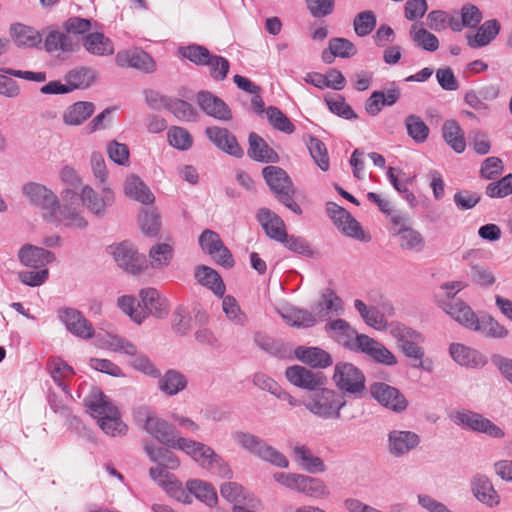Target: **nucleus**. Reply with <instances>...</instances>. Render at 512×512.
I'll use <instances>...</instances> for the list:
<instances>
[{"instance_id": "obj_18", "label": "nucleus", "mask_w": 512, "mask_h": 512, "mask_svg": "<svg viewBox=\"0 0 512 512\" xmlns=\"http://www.w3.org/2000/svg\"><path fill=\"white\" fill-rule=\"evenodd\" d=\"M326 212L336 227L343 226L344 220L350 222L349 226L342 228L343 234L358 240L364 239V233L360 223L346 209L334 202H328L326 204Z\"/></svg>"}, {"instance_id": "obj_54", "label": "nucleus", "mask_w": 512, "mask_h": 512, "mask_svg": "<svg viewBox=\"0 0 512 512\" xmlns=\"http://www.w3.org/2000/svg\"><path fill=\"white\" fill-rule=\"evenodd\" d=\"M410 37L417 46L426 51L434 52L439 47L438 38L434 34L428 32L425 28H418L417 24L412 25Z\"/></svg>"}, {"instance_id": "obj_5", "label": "nucleus", "mask_w": 512, "mask_h": 512, "mask_svg": "<svg viewBox=\"0 0 512 512\" xmlns=\"http://www.w3.org/2000/svg\"><path fill=\"white\" fill-rule=\"evenodd\" d=\"M333 380L337 388L347 396L361 397L366 390L363 372L352 363H337Z\"/></svg>"}, {"instance_id": "obj_9", "label": "nucleus", "mask_w": 512, "mask_h": 512, "mask_svg": "<svg viewBox=\"0 0 512 512\" xmlns=\"http://www.w3.org/2000/svg\"><path fill=\"white\" fill-rule=\"evenodd\" d=\"M22 192L28 201L44 211V217H55L59 201L55 193L46 186L30 182L22 187Z\"/></svg>"}, {"instance_id": "obj_60", "label": "nucleus", "mask_w": 512, "mask_h": 512, "mask_svg": "<svg viewBox=\"0 0 512 512\" xmlns=\"http://www.w3.org/2000/svg\"><path fill=\"white\" fill-rule=\"evenodd\" d=\"M376 23V16L372 11L360 12L353 21L354 31L359 37L367 36L373 31Z\"/></svg>"}, {"instance_id": "obj_55", "label": "nucleus", "mask_w": 512, "mask_h": 512, "mask_svg": "<svg viewBox=\"0 0 512 512\" xmlns=\"http://www.w3.org/2000/svg\"><path fill=\"white\" fill-rule=\"evenodd\" d=\"M117 305L137 324H141L147 318V313L140 309V302L133 296L124 295L119 297Z\"/></svg>"}, {"instance_id": "obj_36", "label": "nucleus", "mask_w": 512, "mask_h": 512, "mask_svg": "<svg viewBox=\"0 0 512 512\" xmlns=\"http://www.w3.org/2000/svg\"><path fill=\"white\" fill-rule=\"evenodd\" d=\"M186 489L189 491L191 498L194 496L207 506H214L217 503V493L214 487L201 479H190L186 482Z\"/></svg>"}, {"instance_id": "obj_19", "label": "nucleus", "mask_w": 512, "mask_h": 512, "mask_svg": "<svg viewBox=\"0 0 512 512\" xmlns=\"http://www.w3.org/2000/svg\"><path fill=\"white\" fill-rule=\"evenodd\" d=\"M205 134L208 139L223 152L237 158L243 156V150L239 146L236 137L226 128L218 126L207 127Z\"/></svg>"}, {"instance_id": "obj_50", "label": "nucleus", "mask_w": 512, "mask_h": 512, "mask_svg": "<svg viewBox=\"0 0 512 512\" xmlns=\"http://www.w3.org/2000/svg\"><path fill=\"white\" fill-rule=\"evenodd\" d=\"M45 48L48 52L71 53L75 51V44L67 34L60 31H51L45 39Z\"/></svg>"}, {"instance_id": "obj_12", "label": "nucleus", "mask_w": 512, "mask_h": 512, "mask_svg": "<svg viewBox=\"0 0 512 512\" xmlns=\"http://www.w3.org/2000/svg\"><path fill=\"white\" fill-rule=\"evenodd\" d=\"M325 331L330 338L346 349L352 352L359 349L363 334H359L348 321L342 318L329 321L325 325Z\"/></svg>"}, {"instance_id": "obj_49", "label": "nucleus", "mask_w": 512, "mask_h": 512, "mask_svg": "<svg viewBox=\"0 0 512 512\" xmlns=\"http://www.w3.org/2000/svg\"><path fill=\"white\" fill-rule=\"evenodd\" d=\"M139 225L145 236H157L161 227L160 214L155 208L143 209L139 215Z\"/></svg>"}, {"instance_id": "obj_7", "label": "nucleus", "mask_w": 512, "mask_h": 512, "mask_svg": "<svg viewBox=\"0 0 512 512\" xmlns=\"http://www.w3.org/2000/svg\"><path fill=\"white\" fill-rule=\"evenodd\" d=\"M452 421L464 429L473 432L484 433L491 438L501 439L505 436L504 431L479 413L470 410H458L451 416Z\"/></svg>"}, {"instance_id": "obj_46", "label": "nucleus", "mask_w": 512, "mask_h": 512, "mask_svg": "<svg viewBox=\"0 0 512 512\" xmlns=\"http://www.w3.org/2000/svg\"><path fill=\"white\" fill-rule=\"evenodd\" d=\"M354 308L368 326L377 330L386 328L385 319L377 307L367 306L362 300L356 299L354 300Z\"/></svg>"}, {"instance_id": "obj_29", "label": "nucleus", "mask_w": 512, "mask_h": 512, "mask_svg": "<svg viewBox=\"0 0 512 512\" xmlns=\"http://www.w3.org/2000/svg\"><path fill=\"white\" fill-rule=\"evenodd\" d=\"M95 112V105L89 101H78L63 112L62 120L67 126H80Z\"/></svg>"}, {"instance_id": "obj_57", "label": "nucleus", "mask_w": 512, "mask_h": 512, "mask_svg": "<svg viewBox=\"0 0 512 512\" xmlns=\"http://www.w3.org/2000/svg\"><path fill=\"white\" fill-rule=\"evenodd\" d=\"M298 492L312 498H324L329 495V490L322 480L306 475H303Z\"/></svg>"}, {"instance_id": "obj_8", "label": "nucleus", "mask_w": 512, "mask_h": 512, "mask_svg": "<svg viewBox=\"0 0 512 512\" xmlns=\"http://www.w3.org/2000/svg\"><path fill=\"white\" fill-rule=\"evenodd\" d=\"M371 396L383 407L395 413L404 412L409 402L406 396L396 387L384 382H374L370 385Z\"/></svg>"}, {"instance_id": "obj_13", "label": "nucleus", "mask_w": 512, "mask_h": 512, "mask_svg": "<svg viewBox=\"0 0 512 512\" xmlns=\"http://www.w3.org/2000/svg\"><path fill=\"white\" fill-rule=\"evenodd\" d=\"M469 488L473 497L485 507L494 509L500 505L501 496L487 475H473L469 481Z\"/></svg>"}, {"instance_id": "obj_64", "label": "nucleus", "mask_w": 512, "mask_h": 512, "mask_svg": "<svg viewBox=\"0 0 512 512\" xmlns=\"http://www.w3.org/2000/svg\"><path fill=\"white\" fill-rule=\"evenodd\" d=\"M512 193V173L486 187V194L491 198H503Z\"/></svg>"}, {"instance_id": "obj_16", "label": "nucleus", "mask_w": 512, "mask_h": 512, "mask_svg": "<svg viewBox=\"0 0 512 512\" xmlns=\"http://www.w3.org/2000/svg\"><path fill=\"white\" fill-rule=\"evenodd\" d=\"M287 380L294 386L316 391L325 385V377L321 372H314L304 366H289L285 371Z\"/></svg>"}, {"instance_id": "obj_59", "label": "nucleus", "mask_w": 512, "mask_h": 512, "mask_svg": "<svg viewBox=\"0 0 512 512\" xmlns=\"http://www.w3.org/2000/svg\"><path fill=\"white\" fill-rule=\"evenodd\" d=\"M49 369L53 380L63 389V391L68 393L64 379L74 373L72 367L60 358H54L49 362Z\"/></svg>"}, {"instance_id": "obj_20", "label": "nucleus", "mask_w": 512, "mask_h": 512, "mask_svg": "<svg viewBox=\"0 0 512 512\" xmlns=\"http://www.w3.org/2000/svg\"><path fill=\"white\" fill-rule=\"evenodd\" d=\"M59 318L75 336L87 339L93 336L92 324L77 310L65 308L59 311Z\"/></svg>"}, {"instance_id": "obj_26", "label": "nucleus", "mask_w": 512, "mask_h": 512, "mask_svg": "<svg viewBox=\"0 0 512 512\" xmlns=\"http://www.w3.org/2000/svg\"><path fill=\"white\" fill-rule=\"evenodd\" d=\"M257 220L269 238L283 242L287 233L286 226L276 213L270 209L261 208L257 213Z\"/></svg>"}, {"instance_id": "obj_10", "label": "nucleus", "mask_w": 512, "mask_h": 512, "mask_svg": "<svg viewBox=\"0 0 512 512\" xmlns=\"http://www.w3.org/2000/svg\"><path fill=\"white\" fill-rule=\"evenodd\" d=\"M100 192L95 191L91 186L82 188L80 199L83 205L95 216L104 217L107 208L115 202L114 192L108 185H99Z\"/></svg>"}, {"instance_id": "obj_45", "label": "nucleus", "mask_w": 512, "mask_h": 512, "mask_svg": "<svg viewBox=\"0 0 512 512\" xmlns=\"http://www.w3.org/2000/svg\"><path fill=\"white\" fill-rule=\"evenodd\" d=\"M296 461L306 471L310 473L323 472L325 465L320 457L314 456L310 449L305 445H296L293 448Z\"/></svg>"}, {"instance_id": "obj_34", "label": "nucleus", "mask_w": 512, "mask_h": 512, "mask_svg": "<svg viewBox=\"0 0 512 512\" xmlns=\"http://www.w3.org/2000/svg\"><path fill=\"white\" fill-rule=\"evenodd\" d=\"M158 388L167 396H174L183 391L188 384L187 378L180 371L170 369L164 375H160Z\"/></svg>"}, {"instance_id": "obj_30", "label": "nucleus", "mask_w": 512, "mask_h": 512, "mask_svg": "<svg viewBox=\"0 0 512 512\" xmlns=\"http://www.w3.org/2000/svg\"><path fill=\"white\" fill-rule=\"evenodd\" d=\"M125 195L133 200L149 205L155 201L149 187L137 175H129L124 181Z\"/></svg>"}, {"instance_id": "obj_61", "label": "nucleus", "mask_w": 512, "mask_h": 512, "mask_svg": "<svg viewBox=\"0 0 512 512\" xmlns=\"http://www.w3.org/2000/svg\"><path fill=\"white\" fill-rule=\"evenodd\" d=\"M179 52L184 58L198 66H204L211 55L206 47L197 44L181 47Z\"/></svg>"}, {"instance_id": "obj_37", "label": "nucleus", "mask_w": 512, "mask_h": 512, "mask_svg": "<svg viewBox=\"0 0 512 512\" xmlns=\"http://www.w3.org/2000/svg\"><path fill=\"white\" fill-rule=\"evenodd\" d=\"M51 222H63L68 227L85 229L88 225L80 211L71 205H63L56 209L55 217H48Z\"/></svg>"}, {"instance_id": "obj_58", "label": "nucleus", "mask_w": 512, "mask_h": 512, "mask_svg": "<svg viewBox=\"0 0 512 512\" xmlns=\"http://www.w3.org/2000/svg\"><path fill=\"white\" fill-rule=\"evenodd\" d=\"M266 115L270 124L275 129L287 134L294 132L295 126L279 108L275 106H269L266 109Z\"/></svg>"}, {"instance_id": "obj_56", "label": "nucleus", "mask_w": 512, "mask_h": 512, "mask_svg": "<svg viewBox=\"0 0 512 512\" xmlns=\"http://www.w3.org/2000/svg\"><path fill=\"white\" fill-rule=\"evenodd\" d=\"M222 298V309L226 314L227 318L235 325H239L242 327L245 326L248 321V317L241 310L237 300L231 295H223Z\"/></svg>"}, {"instance_id": "obj_63", "label": "nucleus", "mask_w": 512, "mask_h": 512, "mask_svg": "<svg viewBox=\"0 0 512 512\" xmlns=\"http://www.w3.org/2000/svg\"><path fill=\"white\" fill-rule=\"evenodd\" d=\"M204 66H208L210 68V76L215 81H223L229 72L230 64L229 61L218 55H210L209 60Z\"/></svg>"}, {"instance_id": "obj_24", "label": "nucleus", "mask_w": 512, "mask_h": 512, "mask_svg": "<svg viewBox=\"0 0 512 512\" xmlns=\"http://www.w3.org/2000/svg\"><path fill=\"white\" fill-rule=\"evenodd\" d=\"M360 339L358 353H364L374 361L384 365L392 366L397 364L395 355L383 344L368 335H362Z\"/></svg>"}, {"instance_id": "obj_38", "label": "nucleus", "mask_w": 512, "mask_h": 512, "mask_svg": "<svg viewBox=\"0 0 512 512\" xmlns=\"http://www.w3.org/2000/svg\"><path fill=\"white\" fill-rule=\"evenodd\" d=\"M197 281L208 287L216 296L223 297L226 287L220 275L208 266H199L195 271Z\"/></svg>"}, {"instance_id": "obj_17", "label": "nucleus", "mask_w": 512, "mask_h": 512, "mask_svg": "<svg viewBox=\"0 0 512 512\" xmlns=\"http://www.w3.org/2000/svg\"><path fill=\"white\" fill-rule=\"evenodd\" d=\"M196 101L200 109L219 121H230L232 111L229 106L219 97L209 91H200L197 93Z\"/></svg>"}, {"instance_id": "obj_4", "label": "nucleus", "mask_w": 512, "mask_h": 512, "mask_svg": "<svg viewBox=\"0 0 512 512\" xmlns=\"http://www.w3.org/2000/svg\"><path fill=\"white\" fill-rule=\"evenodd\" d=\"M304 405L307 410L320 418L337 419L340 417L345 401L334 390L322 386L309 396Z\"/></svg>"}, {"instance_id": "obj_53", "label": "nucleus", "mask_w": 512, "mask_h": 512, "mask_svg": "<svg viewBox=\"0 0 512 512\" xmlns=\"http://www.w3.org/2000/svg\"><path fill=\"white\" fill-rule=\"evenodd\" d=\"M407 134L417 143H423L429 136V128L420 116L411 114L405 118Z\"/></svg>"}, {"instance_id": "obj_62", "label": "nucleus", "mask_w": 512, "mask_h": 512, "mask_svg": "<svg viewBox=\"0 0 512 512\" xmlns=\"http://www.w3.org/2000/svg\"><path fill=\"white\" fill-rule=\"evenodd\" d=\"M469 276L473 283L481 287H491L496 278L493 272L485 265L474 264L470 267Z\"/></svg>"}, {"instance_id": "obj_1", "label": "nucleus", "mask_w": 512, "mask_h": 512, "mask_svg": "<svg viewBox=\"0 0 512 512\" xmlns=\"http://www.w3.org/2000/svg\"><path fill=\"white\" fill-rule=\"evenodd\" d=\"M84 404L105 434L116 437L127 433V425L121 420L118 407L101 389L93 387Z\"/></svg>"}, {"instance_id": "obj_3", "label": "nucleus", "mask_w": 512, "mask_h": 512, "mask_svg": "<svg viewBox=\"0 0 512 512\" xmlns=\"http://www.w3.org/2000/svg\"><path fill=\"white\" fill-rule=\"evenodd\" d=\"M132 415L138 428L144 430L152 438L170 449L177 437L175 428L171 423L158 417L150 407L146 405L135 407Z\"/></svg>"}, {"instance_id": "obj_6", "label": "nucleus", "mask_w": 512, "mask_h": 512, "mask_svg": "<svg viewBox=\"0 0 512 512\" xmlns=\"http://www.w3.org/2000/svg\"><path fill=\"white\" fill-rule=\"evenodd\" d=\"M389 332L400 351L412 362L424 358L425 351L421 345L425 338L420 332L399 323L391 324Z\"/></svg>"}, {"instance_id": "obj_47", "label": "nucleus", "mask_w": 512, "mask_h": 512, "mask_svg": "<svg viewBox=\"0 0 512 512\" xmlns=\"http://www.w3.org/2000/svg\"><path fill=\"white\" fill-rule=\"evenodd\" d=\"M471 330L491 338H505L508 335V330L490 316L477 318Z\"/></svg>"}, {"instance_id": "obj_44", "label": "nucleus", "mask_w": 512, "mask_h": 512, "mask_svg": "<svg viewBox=\"0 0 512 512\" xmlns=\"http://www.w3.org/2000/svg\"><path fill=\"white\" fill-rule=\"evenodd\" d=\"M96 80V72L89 67H78L70 70L65 75V81L71 92L76 89H86L90 87Z\"/></svg>"}, {"instance_id": "obj_52", "label": "nucleus", "mask_w": 512, "mask_h": 512, "mask_svg": "<svg viewBox=\"0 0 512 512\" xmlns=\"http://www.w3.org/2000/svg\"><path fill=\"white\" fill-rule=\"evenodd\" d=\"M181 121H197L198 113L195 108L188 102L170 98L167 101L166 108Z\"/></svg>"}, {"instance_id": "obj_32", "label": "nucleus", "mask_w": 512, "mask_h": 512, "mask_svg": "<svg viewBox=\"0 0 512 512\" xmlns=\"http://www.w3.org/2000/svg\"><path fill=\"white\" fill-rule=\"evenodd\" d=\"M249 156L263 163H275L278 161L277 153L268 146L265 140L255 132L249 135Z\"/></svg>"}, {"instance_id": "obj_28", "label": "nucleus", "mask_w": 512, "mask_h": 512, "mask_svg": "<svg viewBox=\"0 0 512 512\" xmlns=\"http://www.w3.org/2000/svg\"><path fill=\"white\" fill-rule=\"evenodd\" d=\"M84 49L95 56H110L114 54L115 47L110 38L101 32H90L82 37Z\"/></svg>"}, {"instance_id": "obj_40", "label": "nucleus", "mask_w": 512, "mask_h": 512, "mask_svg": "<svg viewBox=\"0 0 512 512\" xmlns=\"http://www.w3.org/2000/svg\"><path fill=\"white\" fill-rule=\"evenodd\" d=\"M442 136L447 143L456 153H462L466 148L464 132L457 123V121L450 119L446 120L442 126Z\"/></svg>"}, {"instance_id": "obj_42", "label": "nucleus", "mask_w": 512, "mask_h": 512, "mask_svg": "<svg viewBox=\"0 0 512 512\" xmlns=\"http://www.w3.org/2000/svg\"><path fill=\"white\" fill-rule=\"evenodd\" d=\"M281 316L287 324L296 328H310L319 321L314 312L297 307L287 309Z\"/></svg>"}, {"instance_id": "obj_14", "label": "nucleus", "mask_w": 512, "mask_h": 512, "mask_svg": "<svg viewBox=\"0 0 512 512\" xmlns=\"http://www.w3.org/2000/svg\"><path fill=\"white\" fill-rule=\"evenodd\" d=\"M420 442V436L414 431L393 429L387 434V451L394 458H401L415 450Z\"/></svg>"}, {"instance_id": "obj_39", "label": "nucleus", "mask_w": 512, "mask_h": 512, "mask_svg": "<svg viewBox=\"0 0 512 512\" xmlns=\"http://www.w3.org/2000/svg\"><path fill=\"white\" fill-rule=\"evenodd\" d=\"M262 174L267 185L274 194H277L293 185L290 177L281 167L266 166L263 168Z\"/></svg>"}, {"instance_id": "obj_22", "label": "nucleus", "mask_w": 512, "mask_h": 512, "mask_svg": "<svg viewBox=\"0 0 512 512\" xmlns=\"http://www.w3.org/2000/svg\"><path fill=\"white\" fill-rule=\"evenodd\" d=\"M449 353L452 359L461 366L477 369L487 364V358L480 351L461 343H452Z\"/></svg>"}, {"instance_id": "obj_51", "label": "nucleus", "mask_w": 512, "mask_h": 512, "mask_svg": "<svg viewBox=\"0 0 512 512\" xmlns=\"http://www.w3.org/2000/svg\"><path fill=\"white\" fill-rule=\"evenodd\" d=\"M305 143L315 164H317L322 171H327L330 167V163L325 144L320 139L313 136H308Z\"/></svg>"}, {"instance_id": "obj_2", "label": "nucleus", "mask_w": 512, "mask_h": 512, "mask_svg": "<svg viewBox=\"0 0 512 512\" xmlns=\"http://www.w3.org/2000/svg\"><path fill=\"white\" fill-rule=\"evenodd\" d=\"M232 439L239 448L263 461L280 468L289 466V461L284 454L251 432L237 430L232 433Z\"/></svg>"}, {"instance_id": "obj_35", "label": "nucleus", "mask_w": 512, "mask_h": 512, "mask_svg": "<svg viewBox=\"0 0 512 512\" xmlns=\"http://www.w3.org/2000/svg\"><path fill=\"white\" fill-rule=\"evenodd\" d=\"M10 35L19 47H35L42 41V37L37 30L21 23L11 25Z\"/></svg>"}, {"instance_id": "obj_15", "label": "nucleus", "mask_w": 512, "mask_h": 512, "mask_svg": "<svg viewBox=\"0 0 512 512\" xmlns=\"http://www.w3.org/2000/svg\"><path fill=\"white\" fill-rule=\"evenodd\" d=\"M111 254L119 267L131 274H138L146 267V258L137 253L133 246L123 242L110 247Z\"/></svg>"}, {"instance_id": "obj_48", "label": "nucleus", "mask_w": 512, "mask_h": 512, "mask_svg": "<svg viewBox=\"0 0 512 512\" xmlns=\"http://www.w3.org/2000/svg\"><path fill=\"white\" fill-rule=\"evenodd\" d=\"M174 255V249L167 243H157L149 250V259L152 268L162 269L167 267Z\"/></svg>"}, {"instance_id": "obj_23", "label": "nucleus", "mask_w": 512, "mask_h": 512, "mask_svg": "<svg viewBox=\"0 0 512 512\" xmlns=\"http://www.w3.org/2000/svg\"><path fill=\"white\" fill-rule=\"evenodd\" d=\"M21 264L35 269H44L46 265L55 261V255L42 247L26 244L18 252Z\"/></svg>"}, {"instance_id": "obj_27", "label": "nucleus", "mask_w": 512, "mask_h": 512, "mask_svg": "<svg viewBox=\"0 0 512 512\" xmlns=\"http://www.w3.org/2000/svg\"><path fill=\"white\" fill-rule=\"evenodd\" d=\"M143 309L148 315L163 318L168 314L166 299L163 298L155 288H145L139 293Z\"/></svg>"}, {"instance_id": "obj_43", "label": "nucleus", "mask_w": 512, "mask_h": 512, "mask_svg": "<svg viewBox=\"0 0 512 512\" xmlns=\"http://www.w3.org/2000/svg\"><path fill=\"white\" fill-rule=\"evenodd\" d=\"M144 450L151 461L162 465L166 469L175 470L180 466V460L177 455L167 448L145 444Z\"/></svg>"}, {"instance_id": "obj_41", "label": "nucleus", "mask_w": 512, "mask_h": 512, "mask_svg": "<svg viewBox=\"0 0 512 512\" xmlns=\"http://www.w3.org/2000/svg\"><path fill=\"white\" fill-rule=\"evenodd\" d=\"M500 23L496 19L485 21L477 30L475 36H468V45L478 48L488 45L499 33Z\"/></svg>"}, {"instance_id": "obj_11", "label": "nucleus", "mask_w": 512, "mask_h": 512, "mask_svg": "<svg viewBox=\"0 0 512 512\" xmlns=\"http://www.w3.org/2000/svg\"><path fill=\"white\" fill-rule=\"evenodd\" d=\"M393 227L391 232L398 238L399 246L403 250L420 252L425 247V239L422 234L412 228L407 220L400 215L392 216Z\"/></svg>"}, {"instance_id": "obj_21", "label": "nucleus", "mask_w": 512, "mask_h": 512, "mask_svg": "<svg viewBox=\"0 0 512 512\" xmlns=\"http://www.w3.org/2000/svg\"><path fill=\"white\" fill-rule=\"evenodd\" d=\"M115 61L120 67H132L149 73L155 70V62L141 49L124 50L117 53Z\"/></svg>"}, {"instance_id": "obj_25", "label": "nucleus", "mask_w": 512, "mask_h": 512, "mask_svg": "<svg viewBox=\"0 0 512 512\" xmlns=\"http://www.w3.org/2000/svg\"><path fill=\"white\" fill-rule=\"evenodd\" d=\"M342 311L343 301L331 288L324 289L320 299L313 306V312L319 321H326L331 314H339Z\"/></svg>"}, {"instance_id": "obj_31", "label": "nucleus", "mask_w": 512, "mask_h": 512, "mask_svg": "<svg viewBox=\"0 0 512 512\" xmlns=\"http://www.w3.org/2000/svg\"><path fill=\"white\" fill-rule=\"evenodd\" d=\"M295 356L312 367L326 368L332 364L331 355L319 347L299 346L295 349Z\"/></svg>"}, {"instance_id": "obj_33", "label": "nucleus", "mask_w": 512, "mask_h": 512, "mask_svg": "<svg viewBox=\"0 0 512 512\" xmlns=\"http://www.w3.org/2000/svg\"><path fill=\"white\" fill-rule=\"evenodd\" d=\"M443 306V311L465 328L471 330L473 325L476 323L478 318L477 315L462 299L452 303V305H446L443 303Z\"/></svg>"}]
</instances>
